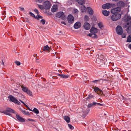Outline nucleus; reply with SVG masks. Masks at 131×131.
Listing matches in <instances>:
<instances>
[{
  "instance_id": "nucleus-28",
  "label": "nucleus",
  "mask_w": 131,
  "mask_h": 131,
  "mask_svg": "<svg viewBox=\"0 0 131 131\" xmlns=\"http://www.w3.org/2000/svg\"><path fill=\"white\" fill-rule=\"evenodd\" d=\"M22 112L25 115H30V114H29V112L28 111H27L25 110H23L22 111Z\"/></svg>"
},
{
  "instance_id": "nucleus-34",
  "label": "nucleus",
  "mask_w": 131,
  "mask_h": 131,
  "mask_svg": "<svg viewBox=\"0 0 131 131\" xmlns=\"http://www.w3.org/2000/svg\"><path fill=\"white\" fill-rule=\"evenodd\" d=\"M84 20L86 21H88L89 20V17L85 15L84 17Z\"/></svg>"
},
{
  "instance_id": "nucleus-48",
  "label": "nucleus",
  "mask_w": 131,
  "mask_h": 131,
  "mask_svg": "<svg viewBox=\"0 0 131 131\" xmlns=\"http://www.w3.org/2000/svg\"><path fill=\"white\" fill-rule=\"evenodd\" d=\"M102 91L100 89V91H99L97 92H96L98 94H101L102 93Z\"/></svg>"
},
{
  "instance_id": "nucleus-20",
  "label": "nucleus",
  "mask_w": 131,
  "mask_h": 131,
  "mask_svg": "<svg viewBox=\"0 0 131 131\" xmlns=\"http://www.w3.org/2000/svg\"><path fill=\"white\" fill-rule=\"evenodd\" d=\"M90 111V110L87 109L86 110L82 112V114L84 116H86Z\"/></svg>"
},
{
  "instance_id": "nucleus-37",
  "label": "nucleus",
  "mask_w": 131,
  "mask_h": 131,
  "mask_svg": "<svg viewBox=\"0 0 131 131\" xmlns=\"http://www.w3.org/2000/svg\"><path fill=\"white\" fill-rule=\"evenodd\" d=\"M99 90L100 91V89L97 87H95L94 89V91L95 92H97Z\"/></svg>"
},
{
  "instance_id": "nucleus-51",
  "label": "nucleus",
  "mask_w": 131,
  "mask_h": 131,
  "mask_svg": "<svg viewBox=\"0 0 131 131\" xmlns=\"http://www.w3.org/2000/svg\"><path fill=\"white\" fill-rule=\"evenodd\" d=\"M38 15V18H42V16H41L40 15Z\"/></svg>"
},
{
  "instance_id": "nucleus-18",
  "label": "nucleus",
  "mask_w": 131,
  "mask_h": 131,
  "mask_svg": "<svg viewBox=\"0 0 131 131\" xmlns=\"http://www.w3.org/2000/svg\"><path fill=\"white\" fill-rule=\"evenodd\" d=\"M102 13L103 15L105 16H108L110 12L109 11L104 10L102 11Z\"/></svg>"
},
{
  "instance_id": "nucleus-33",
  "label": "nucleus",
  "mask_w": 131,
  "mask_h": 131,
  "mask_svg": "<svg viewBox=\"0 0 131 131\" xmlns=\"http://www.w3.org/2000/svg\"><path fill=\"white\" fill-rule=\"evenodd\" d=\"M29 14H30V15L32 17H34L35 18H37V19H39L37 17V16H36V17H35V16L34 15V14L33 13H32V12H30L29 13Z\"/></svg>"
},
{
  "instance_id": "nucleus-36",
  "label": "nucleus",
  "mask_w": 131,
  "mask_h": 131,
  "mask_svg": "<svg viewBox=\"0 0 131 131\" xmlns=\"http://www.w3.org/2000/svg\"><path fill=\"white\" fill-rule=\"evenodd\" d=\"M27 94L30 96H32V93L31 91L29 90H28L26 92Z\"/></svg>"
},
{
  "instance_id": "nucleus-29",
  "label": "nucleus",
  "mask_w": 131,
  "mask_h": 131,
  "mask_svg": "<svg viewBox=\"0 0 131 131\" xmlns=\"http://www.w3.org/2000/svg\"><path fill=\"white\" fill-rule=\"evenodd\" d=\"M21 87L22 88V90L23 91L25 92H26L28 90V89L26 87Z\"/></svg>"
},
{
  "instance_id": "nucleus-11",
  "label": "nucleus",
  "mask_w": 131,
  "mask_h": 131,
  "mask_svg": "<svg viewBox=\"0 0 131 131\" xmlns=\"http://www.w3.org/2000/svg\"><path fill=\"white\" fill-rule=\"evenodd\" d=\"M126 22H127L126 26L127 27V26L131 25V17L130 16H128L126 18Z\"/></svg>"
},
{
  "instance_id": "nucleus-60",
  "label": "nucleus",
  "mask_w": 131,
  "mask_h": 131,
  "mask_svg": "<svg viewBox=\"0 0 131 131\" xmlns=\"http://www.w3.org/2000/svg\"><path fill=\"white\" fill-rule=\"evenodd\" d=\"M78 11V10L77 9H76L75 10V12H77Z\"/></svg>"
},
{
  "instance_id": "nucleus-57",
  "label": "nucleus",
  "mask_w": 131,
  "mask_h": 131,
  "mask_svg": "<svg viewBox=\"0 0 131 131\" xmlns=\"http://www.w3.org/2000/svg\"><path fill=\"white\" fill-rule=\"evenodd\" d=\"M128 47L130 49H131V44H130L129 45V46Z\"/></svg>"
},
{
  "instance_id": "nucleus-30",
  "label": "nucleus",
  "mask_w": 131,
  "mask_h": 131,
  "mask_svg": "<svg viewBox=\"0 0 131 131\" xmlns=\"http://www.w3.org/2000/svg\"><path fill=\"white\" fill-rule=\"evenodd\" d=\"M124 3L123 2L120 1L117 3V5L118 6H121V5L123 4Z\"/></svg>"
},
{
  "instance_id": "nucleus-42",
  "label": "nucleus",
  "mask_w": 131,
  "mask_h": 131,
  "mask_svg": "<svg viewBox=\"0 0 131 131\" xmlns=\"http://www.w3.org/2000/svg\"><path fill=\"white\" fill-rule=\"evenodd\" d=\"M101 80H96L94 81H92V82L94 83H96L97 82H99Z\"/></svg>"
},
{
  "instance_id": "nucleus-55",
  "label": "nucleus",
  "mask_w": 131,
  "mask_h": 131,
  "mask_svg": "<svg viewBox=\"0 0 131 131\" xmlns=\"http://www.w3.org/2000/svg\"><path fill=\"white\" fill-rule=\"evenodd\" d=\"M88 36L91 37L92 36V34H89L88 35Z\"/></svg>"
},
{
  "instance_id": "nucleus-39",
  "label": "nucleus",
  "mask_w": 131,
  "mask_h": 131,
  "mask_svg": "<svg viewBox=\"0 0 131 131\" xmlns=\"http://www.w3.org/2000/svg\"><path fill=\"white\" fill-rule=\"evenodd\" d=\"M68 125L70 129H74V127L71 125L68 124Z\"/></svg>"
},
{
  "instance_id": "nucleus-52",
  "label": "nucleus",
  "mask_w": 131,
  "mask_h": 131,
  "mask_svg": "<svg viewBox=\"0 0 131 131\" xmlns=\"http://www.w3.org/2000/svg\"><path fill=\"white\" fill-rule=\"evenodd\" d=\"M19 101H20L22 103H23L25 106H26V105L23 101H22L21 100H19Z\"/></svg>"
},
{
  "instance_id": "nucleus-43",
  "label": "nucleus",
  "mask_w": 131,
  "mask_h": 131,
  "mask_svg": "<svg viewBox=\"0 0 131 131\" xmlns=\"http://www.w3.org/2000/svg\"><path fill=\"white\" fill-rule=\"evenodd\" d=\"M15 63L16 64V65L18 66H19L20 64V63L19 61H16L15 62Z\"/></svg>"
},
{
  "instance_id": "nucleus-32",
  "label": "nucleus",
  "mask_w": 131,
  "mask_h": 131,
  "mask_svg": "<svg viewBox=\"0 0 131 131\" xmlns=\"http://www.w3.org/2000/svg\"><path fill=\"white\" fill-rule=\"evenodd\" d=\"M32 111L34 112L36 114H38L39 113V111L36 108H34L33 109V111Z\"/></svg>"
},
{
  "instance_id": "nucleus-45",
  "label": "nucleus",
  "mask_w": 131,
  "mask_h": 131,
  "mask_svg": "<svg viewBox=\"0 0 131 131\" xmlns=\"http://www.w3.org/2000/svg\"><path fill=\"white\" fill-rule=\"evenodd\" d=\"M27 120L28 121H31V122H36V121L34 119H31V118H28L27 119Z\"/></svg>"
},
{
  "instance_id": "nucleus-1",
  "label": "nucleus",
  "mask_w": 131,
  "mask_h": 131,
  "mask_svg": "<svg viewBox=\"0 0 131 131\" xmlns=\"http://www.w3.org/2000/svg\"><path fill=\"white\" fill-rule=\"evenodd\" d=\"M113 14L111 17L112 20L114 21H115L120 19L121 17V15L118 13Z\"/></svg>"
},
{
  "instance_id": "nucleus-23",
  "label": "nucleus",
  "mask_w": 131,
  "mask_h": 131,
  "mask_svg": "<svg viewBox=\"0 0 131 131\" xmlns=\"http://www.w3.org/2000/svg\"><path fill=\"white\" fill-rule=\"evenodd\" d=\"M128 27L126 29L127 33L128 34H131V25L127 26Z\"/></svg>"
},
{
  "instance_id": "nucleus-63",
  "label": "nucleus",
  "mask_w": 131,
  "mask_h": 131,
  "mask_svg": "<svg viewBox=\"0 0 131 131\" xmlns=\"http://www.w3.org/2000/svg\"><path fill=\"white\" fill-rule=\"evenodd\" d=\"M28 126H30L29 125H28Z\"/></svg>"
},
{
  "instance_id": "nucleus-13",
  "label": "nucleus",
  "mask_w": 131,
  "mask_h": 131,
  "mask_svg": "<svg viewBox=\"0 0 131 131\" xmlns=\"http://www.w3.org/2000/svg\"><path fill=\"white\" fill-rule=\"evenodd\" d=\"M81 25V23L80 22H77L74 24L73 27L75 29H78L80 27Z\"/></svg>"
},
{
  "instance_id": "nucleus-26",
  "label": "nucleus",
  "mask_w": 131,
  "mask_h": 131,
  "mask_svg": "<svg viewBox=\"0 0 131 131\" xmlns=\"http://www.w3.org/2000/svg\"><path fill=\"white\" fill-rule=\"evenodd\" d=\"M49 47L48 45H46V46L43 47V50L45 51L47 50L49 51Z\"/></svg>"
},
{
  "instance_id": "nucleus-8",
  "label": "nucleus",
  "mask_w": 131,
  "mask_h": 131,
  "mask_svg": "<svg viewBox=\"0 0 131 131\" xmlns=\"http://www.w3.org/2000/svg\"><path fill=\"white\" fill-rule=\"evenodd\" d=\"M96 63L98 64L102 65L104 64L103 59H101V57H99L97 58L96 60Z\"/></svg>"
},
{
  "instance_id": "nucleus-3",
  "label": "nucleus",
  "mask_w": 131,
  "mask_h": 131,
  "mask_svg": "<svg viewBox=\"0 0 131 131\" xmlns=\"http://www.w3.org/2000/svg\"><path fill=\"white\" fill-rule=\"evenodd\" d=\"M14 111L12 109L9 108H6L5 111H3L2 112L6 115L11 116H12V115L10 114V112L14 113Z\"/></svg>"
},
{
  "instance_id": "nucleus-24",
  "label": "nucleus",
  "mask_w": 131,
  "mask_h": 131,
  "mask_svg": "<svg viewBox=\"0 0 131 131\" xmlns=\"http://www.w3.org/2000/svg\"><path fill=\"white\" fill-rule=\"evenodd\" d=\"M64 119L66 121L67 123H69L70 122V118L68 116H64Z\"/></svg>"
},
{
  "instance_id": "nucleus-19",
  "label": "nucleus",
  "mask_w": 131,
  "mask_h": 131,
  "mask_svg": "<svg viewBox=\"0 0 131 131\" xmlns=\"http://www.w3.org/2000/svg\"><path fill=\"white\" fill-rule=\"evenodd\" d=\"M95 106H96V102H93L92 103L89 104L88 106V108H90L91 107H93Z\"/></svg>"
},
{
  "instance_id": "nucleus-21",
  "label": "nucleus",
  "mask_w": 131,
  "mask_h": 131,
  "mask_svg": "<svg viewBox=\"0 0 131 131\" xmlns=\"http://www.w3.org/2000/svg\"><path fill=\"white\" fill-rule=\"evenodd\" d=\"M78 3L80 5H83L85 3V0H76Z\"/></svg>"
},
{
  "instance_id": "nucleus-6",
  "label": "nucleus",
  "mask_w": 131,
  "mask_h": 131,
  "mask_svg": "<svg viewBox=\"0 0 131 131\" xmlns=\"http://www.w3.org/2000/svg\"><path fill=\"white\" fill-rule=\"evenodd\" d=\"M67 20L68 23L70 24H72L74 21V18L73 16L71 15H69L67 17Z\"/></svg>"
},
{
  "instance_id": "nucleus-10",
  "label": "nucleus",
  "mask_w": 131,
  "mask_h": 131,
  "mask_svg": "<svg viewBox=\"0 0 131 131\" xmlns=\"http://www.w3.org/2000/svg\"><path fill=\"white\" fill-rule=\"evenodd\" d=\"M112 6V4L109 3H107L103 4L102 6V8L104 9H109Z\"/></svg>"
},
{
  "instance_id": "nucleus-54",
  "label": "nucleus",
  "mask_w": 131,
  "mask_h": 131,
  "mask_svg": "<svg viewBox=\"0 0 131 131\" xmlns=\"http://www.w3.org/2000/svg\"><path fill=\"white\" fill-rule=\"evenodd\" d=\"M62 31H60L59 32V33H58L57 34L58 35H61L62 34Z\"/></svg>"
},
{
  "instance_id": "nucleus-59",
  "label": "nucleus",
  "mask_w": 131,
  "mask_h": 131,
  "mask_svg": "<svg viewBox=\"0 0 131 131\" xmlns=\"http://www.w3.org/2000/svg\"><path fill=\"white\" fill-rule=\"evenodd\" d=\"M113 0V1H114L117 2V1H119V0Z\"/></svg>"
},
{
  "instance_id": "nucleus-47",
  "label": "nucleus",
  "mask_w": 131,
  "mask_h": 131,
  "mask_svg": "<svg viewBox=\"0 0 131 131\" xmlns=\"http://www.w3.org/2000/svg\"><path fill=\"white\" fill-rule=\"evenodd\" d=\"M45 0H36V1L39 3H41L43 2Z\"/></svg>"
},
{
  "instance_id": "nucleus-22",
  "label": "nucleus",
  "mask_w": 131,
  "mask_h": 131,
  "mask_svg": "<svg viewBox=\"0 0 131 131\" xmlns=\"http://www.w3.org/2000/svg\"><path fill=\"white\" fill-rule=\"evenodd\" d=\"M58 8L56 5H54L51 9L52 12H56L57 9Z\"/></svg>"
},
{
  "instance_id": "nucleus-25",
  "label": "nucleus",
  "mask_w": 131,
  "mask_h": 131,
  "mask_svg": "<svg viewBox=\"0 0 131 131\" xmlns=\"http://www.w3.org/2000/svg\"><path fill=\"white\" fill-rule=\"evenodd\" d=\"M86 10V8L84 6H83L81 7V11L82 12H85Z\"/></svg>"
},
{
  "instance_id": "nucleus-15",
  "label": "nucleus",
  "mask_w": 131,
  "mask_h": 131,
  "mask_svg": "<svg viewBox=\"0 0 131 131\" xmlns=\"http://www.w3.org/2000/svg\"><path fill=\"white\" fill-rule=\"evenodd\" d=\"M83 27L85 29L88 30L90 28V26L89 23H88L85 22L84 23Z\"/></svg>"
},
{
  "instance_id": "nucleus-61",
  "label": "nucleus",
  "mask_w": 131,
  "mask_h": 131,
  "mask_svg": "<svg viewBox=\"0 0 131 131\" xmlns=\"http://www.w3.org/2000/svg\"><path fill=\"white\" fill-rule=\"evenodd\" d=\"M49 43H50V44H52V42H50V41H49Z\"/></svg>"
},
{
  "instance_id": "nucleus-5",
  "label": "nucleus",
  "mask_w": 131,
  "mask_h": 131,
  "mask_svg": "<svg viewBox=\"0 0 131 131\" xmlns=\"http://www.w3.org/2000/svg\"><path fill=\"white\" fill-rule=\"evenodd\" d=\"M116 32L118 35H121L123 33V31L122 27L120 26H118L116 28Z\"/></svg>"
},
{
  "instance_id": "nucleus-4",
  "label": "nucleus",
  "mask_w": 131,
  "mask_h": 131,
  "mask_svg": "<svg viewBox=\"0 0 131 131\" xmlns=\"http://www.w3.org/2000/svg\"><path fill=\"white\" fill-rule=\"evenodd\" d=\"M56 16L57 17L61 18L63 20L65 19L66 18L64 13L62 12H60L57 13L56 14Z\"/></svg>"
},
{
  "instance_id": "nucleus-14",
  "label": "nucleus",
  "mask_w": 131,
  "mask_h": 131,
  "mask_svg": "<svg viewBox=\"0 0 131 131\" xmlns=\"http://www.w3.org/2000/svg\"><path fill=\"white\" fill-rule=\"evenodd\" d=\"M90 31L91 33H96L98 32V30L96 28L92 27L90 30Z\"/></svg>"
},
{
  "instance_id": "nucleus-16",
  "label": "nucleus",
  "mask_w": 131,
  "mask_h": 131,
  "mask_svg": "<svg viewBox=\"0 0 131 131\" xmlns=\"http://www.w3.org/2000/svg\"><path fill=\"white\" fill-rule=\"evenodd\" d=\"M57 75L60 77L61 78L63 79L68 78L69 76L68 75H66L64 74H58Z\"/></svg>"
},
{
  "instance_id": "nucleus-7",
  "label": "nucleus",
  "mask_w": 131,
  "mask_h": 131,
  "mask_svg": "<svg viewBox=\"0 0 131 131\" xmlns=\"http://www.w3.org/2000/svg\"><path fill=\"white\" fill-rule=\"evenodd\" d=\"M121 10V8L120 7H118L116 8L113 9L111 10V12L112 14H116L118 13Z\"/></svg>"
},
{
  "instance_id": "nucleus-44",
  "label": "nucleus",
  "mask_w": 131,
  "mask_h": 131,
  "mask_svg": "<svg viewBox=\"0 0 131 131\" xmlns=\"http://www.w3.org/2000/svg\"><path fill=\"white\" fill-rule=\"evenodd\" d=\"M96 106H103V104H102L100 103H97L96 102Z\"/></svg>"
},
{
  "instance_id": "nucleus-40",
  "label": "nucleus",
  "mask_w": 131,
  "mask_h": 131,
  "mask_svg": "<svg viewBox=\"0 0 131 131\" xmlns=\"http://www.w3.org/2000/svg\"><path fill=\"white\" fill-rule=\"evenodd\" d=\"M40 21L43 25L45 24L46 22L45 20L43 19L41 20Z\"/></svg>"
},
{
  "instance_id": "nucleus-12",
  "label": "nucleus",
  "mask_w": 131,
  "mask_h": 131,
  "mask_svg": "<svg viewBox=\"0 0 131 131\" xmlns=\"http://www.w3.org/2000/svg\"><path fill=\"white\" fill-rule=\"evenodd\" d=\"M16 117L18 121L21 122H25V120L24 118L21 117L20 115L18 114H16Z\"/></svg>"
},
{
  "instance_id": "nucleus-35",
  "label": "nucleus",
  "mask_w": 131,
  "mask_h": 131,
  "mask_svg": "<svg viewBox=\"0 0 131 131\" xmlns=\"http://www.w3.org/2000/svg\"><path fill=\"white\" fill-rule=\"evenodd\" d=\"M98 26L100 28H101L103 27V24L101 22H100L98 23Z\"/></svg>"
},
{
  "instance_id": "nucleus-31",
  "label": "nucleus",
  "mask_w": 131,
  "mask_h": 131,
  "mask_svg": "<svg viewBox=\"0 0 131 131\" xmlns=\"http://www.w3.org/2000/svg\"><path fill=\"white\" fill-rule=\"evenodd\" d=\"M92 33V36L91 37L93 38H97V36L94 33Z\"/></svg>"
},
{
  "instance_id": "nucleus-53",
  "label": "nucleus",
  "mask_w": 131,
  "mask_h": 131,
  "mask_svg": "<svg viewBox=\"0 0 131 131\" xmlns=\"http://www.w3.org/2000/svg\"><path fill=\"white\" fill-rule=\"evenodd\" d=\"M20 9L21 11L24 10V8L23 7H20Z\"/></svg>"
},
{
  "instance_id": "nucleus-41",
  "label": "nucleus",
  "mask_w": 131,
  "mask_h": 131,
  "mask_svg": "<svg viewBox=\"0 0 131 131\" xmlns=\"http://www.w3.org/2000/svg\"><path fill=\"white\" fill-rule=\"evenodd\" d=\"M38 7L40 9H41L42 10V9H44L42 5H38Z\"/></svg>"
},
{
  "instance_id": "nucleus-49",
  "label": "nucleus",
  "mask_w": 131,
  "mask_h": 131,
  "mask_svg": "<svg viewBox=\"0 0 131 131\" xmlns=\"http://www.w3.org/2000/svg\"><path fill=\"white\" fill-rule=\"evenodd\" d=\"M122 38H125L126 37V34H123L122 35Z\"/></svg>"
},
{
  "instance_id": "nucleus-17",
  "label": "nucleus",
  "mask_w": 131,
  "mask_h": 131,
  "mask_svg": "<svg viewBox=\"0 0 131 131\" xmlns=\"http://www.w3.org/2000/svg\"><path fill=\"white\" fill-rule=\"evenodd\" d=\"M88 12L90 15H92L93 14V10L90 7H88L87 8Z\"/></svg>"
},
{
  "instance_id": "nucleus-9",
  "label": "nucleus",
  "mask_w": 131,
  "mask_h": 131,
  "mask_svg": "<svg viewBox=\"0 0 131 131\" xmlns=\"http://www.w3.org/2000/svg\"><path fill=\"white\" fill-rule=\"evenodd\" d=\"M43 4L46 9H49L50 8V4L49 1H45L44 2Z\"/></svg>"
},
{
  "instance_id": "nucleus-56",
  "label": "nucleus",
  "mask_w": 131,
  "mask_h": 131,
  "mask_svg": "<svg viewBox=\"0 0 131 131\" xmlns=\"http://www.w3.org/2000/svg\"><path fill=\"white\" fill-rule=\"evenodd\" d=\"M61 23L63 24L66 25V23L64 21H62L61 22Z\"/></svg>"
},
{
  "instance_id": "nucleus-2",
  "label": "nucleus",
  "mask_w": 131,
  "mask_h": 131,
  "mask_svg": "<svg viewBox=\"0 0 131 131\" xmlns=\"http://www.w3.org/2000/svg\"><path fill=\"white\" fill-rule=\"evenodd\" d=\"M8 98L10 99L11 101L13 102L16 104L19 105L21 104V103L16 98H15L12 95H10L9 96Z\"/></svg>"
},
{
  "instance_id": "nucleus-50",
  "label": "nucleus",
  "mask_w": 131,
  "mask_h": 131,
  "mask_svg": "<svg viewBox=\"0 0 131 131\" xmlns=\"http://www.w3.org/2000/svg\"><path fill=\"white\" fill-rule=\"evenodd\" d=\"M25 106L26 107V108H27L28 110H29V111H32L31 110L29 107H28V106L27 105H26V106Z\"/></svg>"
},
{
  "instance_id": "nucleus-46",
  "label": "nucleus",
  "mask_w": 131,
  "mask_h": 131,
  "mask_svg": "<svg viewBox=\"0 0 131 131\" xmlns=\"http://www.w3.org/2000/svg\"><path fill=\"white\" fill-rule=\"evenodd\" d=\"M34 11L37 14V15L39 14V12L38 10L37 9H35Z\"/></svg>"
},
{
  "instance_id": "nucleus-62",
  "label": "nucleus",
  "mask_w": 131,
  "mask_h": 131,
  "mask_svg": "<svg viewBox=\"0 0 131 131\" xmlns=\"http://www.w3.org/2000/svg\"><path fill=\"white\" fill-rule=\"evenodd\" d=\"M30 45H30H29V46H28V48H29Z\"/></svg>"
},
{
  "instance_id": "nucleus-27",
  "label": "nucleus",
  "mask_w": 131,
  "mask_h": 131,
  "mask_svg": "<svg viewBox=\"0 0 131 131\" xmlns=\"http://www.w3.org/2000/svg\"><path fill=\"white\" fill-rule=\"evenodd\" d=\"M126 42H131V35H129L127 37Z\"/></svg>"
},
{
  "instance_id": "nucleus-64",
  "label": "nucleus",
  "mask_w": 131,
  "mask_h": 131,
  "mask_svg": "<svg viewBox=\"0 0 131 131\" xmlns=\"http://www.w3.org/2000/svg\"><path fill=\"white\" fill-rule=\"evenodd\" d=\"M102 56V57H103V56Z\"/></svg>"
},
{
  "instance_id": "nucleus-38",
  "label": "nucleus",
  "mask_w": 131,
  "mask_h": 131,
  "mask_svg": "<svg viewBox=\"0 0 131 131\" xmlns=\"http://www.w3.org/2000/svg\"><path fill=\"white\" fill-rule=\"evenodd\" d=\"M93 97V96L91 94H89L88 97L86 98V100H88L89 99H90Z\"/></svg>"
},
{
  "instance_id": "nucleus-58",
  "label": "nucleus",
  "mask_w": 131,
  "mask_h": 131,
  "mask_svg": "<svg viewBox=\"0 0 131 131\" xmlns=\"http://www.w3.org/2000/svg\"><path fill=\"white\" fill-rule=\"evenodd\" d=\"M2 64L3 65H4V63L3 62V60H2Z\"/></svg>"
}]
</instances>
